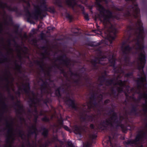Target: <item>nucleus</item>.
Wrapping results in <instances>:
<instances>
[{"mask_svg":"<svg viewBox=\"0 0 147 147\" xmlns=\"http://www.w3.org/2000/svg\"><path fill=\"white\" fill-rule=\"evenodd\" d=\"M60 127H63L67 131H68L69 130V128L68 127L65 125H63L62 123H60Z\"/></svg>","mask_w":147,"mask_h":147,"instance_id":"nucleus-23","label":"nucleus"},{"mask_svg":"<svg viewBox=\"0 0 147 147\" xmlns=\"http://www.w3.org/2000/svg\"><path fill=\"white\" fill-rule=\"evenodd\" d=\"M91 143L90 141H88L85 145L83 144V147H91Z\"/></svg>","mask_w":147,"mask_h":147,"instance_id":"nucleus-21","label":"nucleus"},{"mask_svg":"<svg viewBox=\"0 0 147 147\" xmlns=\"http://www.w3.org/2000/svg\"><path fill=\"white\" fill-rule=\"evenodd\" d=\"M8 1L11 2V0H9Z\"/></svg>","mask_w":147,"mask_h":147,"instance_id":"nucleus-37","label":"nucleus"},{"mask_svg":"<svg viewBox=\"0 0 147 147\" xmlns=\"http://www.w3.org/2000/svg\"><path fill=\"white\" fill-rule=\"evenodd\" d=\"M52 117L53 116H52V117H51V118H52Z\"/></svg>","mask_w":147,"mask_h":147,"instance_id":"nucleus-40","label":"nucleus"},{"mask_svg":"<svg viewBox=\"0 0 147 147\" xmlns=\"http://www.w3.org/2000/svg\"><path fill=\"white\" fill-rule=\"evenodd\" d=\"M59 128V126L56 125H54L52 127L53 131L55 132H57Z\"/></svg>","mask_w":147,"mask_h":147,"instance_id":"nucleus-20","label":"nucleus"},{"mask_svg":"<svg viewBox=\"0 0 147 147\" xmlns=\"http://www.w3.org/2000/svg\"><path fill=\"white\" fill-rule=\"evenodd\" d=\"M30 87L28 83L22 84V86H19L18 91L17 92L18 94L20 95L21 93H23L30 97Z\"/></svg>","mask_w":147,"mask_h":147,"instance_id":"nucleus-8","label":"nucleus"},{"mask_svg":"<svg viewBox=\"0 0 147 147\" xmlns=\"http://www.w3.org/2000/svg\"><path fill=\"white\" fill-rule=\"evenodd\" d=\"M14 32L15 33L17 34L18 33V30L17 29H15V30Z\"/></svg>","mask_w":147,"mask_h":147,"instance_id":"nucleus-32","label":"nucleus"},{"mask_svg":"<svg viewBox=\"0 0 147 147\" xmlns=\"http://www.w3.org/2000/svg\"><path fill=\"white\" fill-rule=\"evenodd\" d=\"M117 136V134H114V135L110 136L109 137V140L106 141L104 140V142H103V144L104 147H117L116 144H113V142L115 140Z\"/></svg>","mask_w":147,"mask_h":147,"instance_id":"nucleus-9","label":"nucleus"},{"mask_svg":"<svg viewBox=\"0 0 147 147\" xmlns=\"http://www.w3.org/2000/svg\"><path fill=\"white\" fill-rule=\"evenodd\" d=\"M126 1H130L132 3V5L129 7L127 9L126 12L124 14L125 17L134 16L137 18L139 16V9L138 5L135 2L136 0H126Z\"/></svg>","mask_w":147,"mask_h":147,"instance_id":"nucleus-7","label":"nucleus"},{"mask_svg":"<svg viewBox=\"0 0 147 147\" xmlns=\"http://www.w3.org/2000/svg\"><path fill=\"white\" fill-rule=\"evenodd\" d=\"M55 147H57V146H55Z\"/></svg>","mask_w":147,"mask_h":147,"instance_id":"nucleus-42","label":"nucleus"},{"mask_svg":"<svg viewBox=\"0 0 147 147\" xmlns=\"http://www.w3.org/2000/svg\"><path fill=\"white\" fill-rule=\"evenodd\" d=\"M43 131L42 133V134L44 136L45 138H46L47 137L49 130L48 129L45 128H43Z\"/></svg>","mask_w":147,"mask_h":147,"instance_id":"nucleus-15","label":"nucleus"},{"mask_svg":"<svg viewBox=\"0 0 147 147\" xmlns=\"http://www.w3.org/2000/svg\"><path fill=\"white\" fill-rule=\"evenodd\" d=\"M124 143L136 147H147V130L140 131L135 140H129L125 141Z\"/></svg>","mask_w":147,"mask_h":147,"instance_id":"nucleus-6","label":"nucleus"},{"mask_svg":"<svg viewBox=\"0 0 147 147\" xmlns=\"http://www.w3.org/2000/svg\"><path fill=\"white\" fill-rule=\"evenodd\" d=\"M16 105L18 108V109H15L17 113L19 114H21L22 112H24L23 106L19 102H18L16 104Z\"/></svg>","mask_w":147,"mask_h":147,"instance_id":"nucleus-13","label":"nucleus"},{"mask_svg":"<svg viewBox=\"0 0 147 147\" xmlns=\"http://www.w3.org/2000/svg\"><path fill=\"white\" fill-rule=\"evenodd\" d=\"M83 120H84V118H83Z\"/></svg>","mask_w":147,"mask_h":147,"instance_id":"nucleus-41","label":"nucleus"},{"mask_svg":"<svg viewBox=\"0 0 147 147\" xmlns=\"http://www.w3.org/2000/svg\"><path fill=\"white\" fill-rule=\"evenodd\" d=\"M76 30H77V31L74 32V33L76 34V35H79V33H80V29H79L77 28V29H76Z\"/></svg>","mask_w":147,"mask_h":147,"instance_id":"nucleus-26","label":"nucleus"},{"mask_svg":"<svg viewBox=\"0 0 147 147\" xmlns=\"http://www.w3.org/2000/svg\"><path fill=\"white\" fill-rule=\"evenodd\" d=\"M60 89L61 87H59L56 89L55 88V94L58 97H60L61 96L60 94Z\"/></svg>","mask_w":147,"mask_h":147,"instance_id":"nucleus-17","label":"nucleus"},{"mask_svg":"<svg viewBox=\"0 0 147 147\" xmlns=\"http://www.w3.org/2000/svg\"><path fill=\"white\" fill-rule=\"evenodd\" d=\"M17 135L23 139L24 137H25V133L24 131L22 129H19L16 132Z\"/></svg>","mask_w":147,"mask_h":147,"instance_id":"nucleus-14","label":"nucleus"},{"mask_svg":"<svg viewBox=\"0 0 147 147\" xmlns=\"http://www.w3.org/2000/svg\"><path fill=\"white\" fill-rule=\"evenodd\" d=\"M67 97L65 100V102L66 104L72 108L76 109V107L75 103L74 100L73 99L69 97L68 96Z\"/></svg>","mask_w":147,"mask_h":147,"instance_id":"nucleus-11","label":"nucleus"},{"mask_svg":"<svg viewBox=\"0 0 147 147\" xmlns=\"http://www.w3.org/2000/svg\"><path fill=\"white\" fill-rule=\"evenodd\" d=\"M5 1L7 0H0V36L3 31V24L8 26L12 20L11 16L6 14L4 9H6L10 11H17L16 7H12L11 5H9L7 2H5Z\"/></svg>","mask_w":147,"mask_h":147,"instance_id":"nucleus-5","label":"nucleus"},{"mask_svg":"<svg viewBox=\"0 0 147 147\" xmlns=\"http://www.w3.org/2000/svg\"><path fill=\"white\" fill-rule=\"evenodd\" d=\"M31 0H27L26 1L24 0V2L26 3L27 7L25 8L24 11L28 19L33 18L35 20L38 19L39 17L42 18L46 15V11H48L51 13H54L55 10L53 8L47 7L46 1L45 0H38L40 4V6H37L35 7L34 12L30 13L29 10L30 7V2Z\"/></svg>","mask_w":147,"mask_h":147,"instance_id":"nucleus-4","label":"nucleus"},{"mask_svg":"<svg viewBox=\"0 0 147 147\" xmlns=\"http://www.w3.org/2000/svg\"><path fill=\"white\" fill-rule=\"evenodd\" d=\"M100 44V43H98V44H96L95 42H94L93 44V46H98Z\"/></svg>","mask_w":147,"mask_h":147,"instance_id":"nucleus-30","label":"nucleus"},{"mask_svg":"<svg viewBox=\"0 0 147 147\" xmlns=\"http://www.w3.org/2000/svg\"><path fill=\"white\" fill-rule=\"evenodd\" d=\"M13 131V129L12 127L8 129V133L10 134V137H11L12 136L13 137L15 136V134L14 133Z\"/></svg>","mask_w":147,"mask_h":147,"instance_id":"nucleus-16","label":"nucleus"},{"mask_svg":"<svg viewBox=\"0 0 147 147\" xmlns=\"http://www.w3.org/2000/svg\"><path fill=\"white\" fill-rule=\"evenodd\" d=\"M83 16H84L86 20H88L89 19H88V16L87 15H86L84 13V12H83Z\"/></svg>","mask_w":147,"mask_h":147,"instance_id":"nucleus-28","label":"nucleus"},{"mask_svg":"<svg viewBox=\"0 0 147 147\" xmlns=\"http://www.w3.org/2000/svg\"><path fill=\"white\" fill-rule=\"evenodd\" d=\"M65 3L68 6L73 9L77 7L80 8L82 10H83L82 5L76 2V0H65Z\"/></svg>","mask_w":147,"mask_h":147,"instance_id":"nucleus-10","label":"nucleus"},{"mask_svg":"<svg viewBox=\"0 0 147 147\" xmlns=\"http://www.w3.org/2000/svg\"><path fill=\"white\" fill-rule=\"evenodd\" d=\"M40 115H43V113L41 111L40 112Z\"/></svg>","mask_w":147,"mask_h":147,"instance_id":"nucleus-36","label":"nucleus"},{"mask_svg":"<svg viewBox=\"0 0 147 147\" xmlns=\"http://www.w3.org/2000/svg\"><path fill=\"white\" fill-rule=\"evenodd\" d=\"M44 102H46L44 101Z\"/></svg>","mask_w":147,"mask_h":147,"instance_id":"nucleus-39","label":"nucleus"},{"mask_svg":"<svg viewBox=\"0 0 147 147\" xmlns=\"http://www.w3.org/2000/svg\"><path fill=\"white\" fill-rule=\"evenodd\" d=\"M88 107L89 109L94 108L93 105L91 101H90L89 104L88 105Z\"/></svg>","mask_w":147,"mask_h":147,"instance_id":"nucleus-25","label":"nucleus"},{"mask_svg":"<svg viewBox=\"0 0 147 147\" xmlns=\"http://www.w3.org/2000/svg\"><path fill=\"white\" fill-rule=\"evenodd\" d=\"M42 120L45 122H48L49 121V119L47 116H45L44 117L42 118Z\"/></svg>","mask_w":147,"mask_h":147,"instance_id":"nucleus-24","label":"nucleus"},{"mask_svg":"<svg viewBox=\"0 0 147 147\" xmlns=\"http://www.w3.org/2000/svg\"><path fill=\"white\" fill-rule=\"evenodd\" d=\"M109 102V100H106L105 101V103H108Z\"/></svg>","mask_w":147,"mask_h":147,"instance_id":"nucleus-35","label":"nucleus"},{"mask_svg":"<svg viewBox=\"0 0 147 147\" xmlns=\"http://www.w3.org/2000/svg\"><path fill=\"white\" fill-rule=\"evenodd\" d=\"M2 105L3 109H4L6 107V104L4 102L2 103Z\"/></svg>","mask_w":147,"mask_h":147,"instance_id":"nucleus-29","label":"nucleus"},{"mask_svg":"<svg viewBox=\"0 0 147 147\" xmlns=\"http://www.w3.org/2000/svg\"><path fill=\"white\" fill-rule=\"evenodd\" d=\"M55 3L56 5L58 6L61 7H62L63 6L61 0H57Z\"/></svg>","mask_w":147,"mask_h":147,"instance_id":"nucleus-18","label":"nucleus"},{"mask_svg":"<svg viewBox=\"0 0 147 147\" xmlns=\"http://www.w3.org/2000/svg\"><path fill=\"white\" fill-rule=\"evenodd\" d=\"M90 99H91V100H92V99H95V98L94 97V96H92L90 98Z\"/></svg>","mask_w":147,"mask_h":147,"instance_id":"nucleus-34","label":"nucleus"},{"mask_svg":"<svg viewBox=\"0 0 147 147\" xmlns=\"http://www.w3.org/2000/svg\"><path fill=\"white\" fill-rule=\"evenodd\" d=\"M127 120L126 116H124V117L120 116L118 118L116 113H113L112 115L110 116L109 119L101 123L97 127L98 129L104 130L106 128L107 126L109 125L117 128H120L124 132H125L127 130H130L133 129L130 126L127 125V123L124 125L122 123L123 121H126Z\"/></svg>","mask_w":147,"mask_h":147,"instance_id":"nucleus-3","label":"nucleus"},{"mask_svg":"<svg viewBox=\"0 0 147 147\" xmlns=\"http://www.w3.org/2000/svg\"><path fill=\"white\" fill-rule=\"evenodd\" d=\"M66 17L71 22V20L73 18V17L69 13H66Z\"/></svg>","mask_w":147,"mask_h":147,"instance_id":"nucleus-22","label":"nucleus"},{"mask_svg":"<svg viewBox=\"0 0 147 147\" xmlns=\"http://www.w3.org/2000/svg\"><path fill=\"white\" fill-rule=\"evenodd\" d=\"M103 95L102 94H100L98 96V98L99 100H100V101H101V100L103 99Z\"/></svg>","mask_w":147,"mask_h":147,"instance_id":"nucleus-27","label":"nucleus"},{"mask_svg":"<svg viewBox=\"0 0 147 147\" xmlns=\"http://www.w3.org/2000/svg\"><path fill=\"white\" fill-rule=\"evenodd\" d=\"M63 64L67 67H68L69 64V60L67 59L63 60Z\"/></svg>","mask_w":147,"mask_h":147,"instance_id":"nucleus-19","label":"nucleus"},{"mask_svg":"<svg viewBox=\"0 0 147 147\" xmlns=\"http://www.w3.org/2000/svg\"><path fill=\"white\" fill-rule=\"evenodd\" d=\"M90 127L91 128L93 129L94 128V125H93L91 124L90 125Z\"/></svg>","mask_w":147,"mask_h":147,"instance_id":"nucleus-33","label":"nucleus"},{"mask_svg":"<svg viewBox=\"0 0 147 147\" xmlns=\"http://www.w3.org/2000/svg\"><path fill=\"white\" fill-rule=\"evenodd\" d=\"M41 92L40 97H38L39 94L38 93L37 95L32 92L33 97L30 98L31 104L30 105V107L34 106L35 107L34 110L32 113V114L34 116L33 119L34 123L29 126L28 128V134H27V144L26 146H23L22 147H37L38 146L39 147H47L50 144L52 143L57 142L58 141L57 136H54L51 139H48L45 142L44 144H42L41 140L38 141L37 143L36 142L34 143L32 142V144H31L29 140V138L30 137L31 135L35 134V138L36 137L37 134L38 130L36 128V122L38 116V112L36 107L39 106L41 102L43 100L42 96L43 94H51L53 93L52 90H40Z\"/></svg>","mask_w":147,"mask_h":147,"instance_id":"nucleus-1","label":"nucleus"},{"mask_svg":"<svg viewBox=\"0 0 147 147\" xmlns=\"http://www.w3.org/2000/svg\"><path fill=\"white\" fill-rule=\"evenodd\" d=\"M33 30H34V29H33L32 30V31Z\"/></svg>","mask_w":147,"mask_h":147,"instance_id":"nucleus-38","label":"nucleus"},{"mask_svg":"<svg viewBox=\"0 0 147 147\" xmlns=\"http://www.w3.org/2000/svg\"><path fill=\"white\" fill-rule=\"evenodd\" d=\"M10 147H11L10 146Z\"/></svg>","mask_w":147,"mask_h":147,"instance_id":"nucleus-43","label":"nucleus"},{"mask_svg":"<svg viewBox=\"0 0 147 147\" xmlns=\"http://www.w3.org/2000/svg\"><path fill=\"white\" fill-rule=\"evenodd\" d=\"M73 129L75 134H78L80 136H82V127L75 125L74 126Z\"/></svg>","mask_w":147,"mask_h":147,"instance_id":"nucleus-12","label":"nucleus"},{"mask_svg":"<svg viewBox=\"0 0 147 147\" xmlns=\"http://www.w3.org/2000/svg\"><path fill=\"white\" fill-rule=\"evenodd\" d=\"M103 1L106 3L107 0H96V5L100 12V20L104 26L103 31L106 34V38L111 44L112 40L116 38V34L117 32L115 26L112 24V21L115 18L118 20L119 18L117 16H114L110 11L105 9L101 4Z\"/></svg>","mask_w":147,"mask_h":147,"instance_id":"nucleus-2","label":"nucleus"},{"mask_svg":"<svg viewBox=\"0 0 147 147\" xmlns=\"http://www.w3.org/2000/svg\"><path fill=\"white\" fill-rule=\"evenodd\" d=\"M94 119V117H93V116H92L91 117V118L90 119H89L90 121H92Z\"/></svg>","mask_w":147,"mask_h":147,"instance_id":"nucleus-31","label":"nucleus"}]
</instances>
